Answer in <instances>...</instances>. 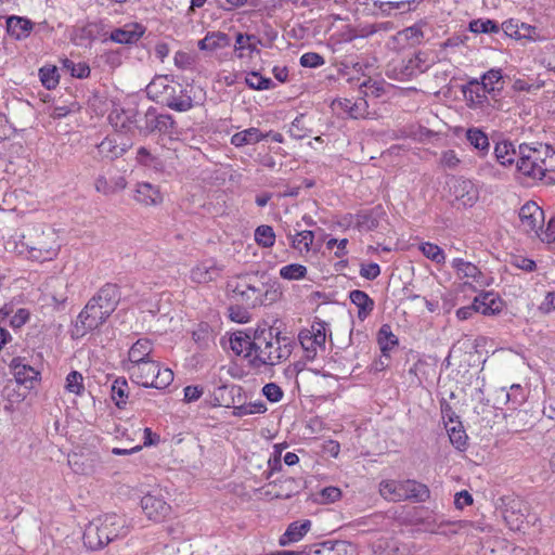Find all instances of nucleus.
Here are the masks:
<instances>
[{
  "instance_id": "nucleus-25",
  "label": "nucleus",
  "mask_w": 555,
  "mask_h": 555,
  "mask_svg": "<svg viewBox=\"0 0 555 555\" xmlns=\"http://www.w3.org/2000/svg\"><path fill=\"white\" fill-rule=\"evenodd\" d=\"M270 133L271 132L264 134L260 131V129L250 127L234 133L231 137L230 142L235 147H242L245 145L256 144L270 135Z\"/></svg>"
},
{
  "instance_id": "nucleus-1",
  "label": "nucleus",
  "mask_w": 555,
  "mask_h": 555,
  "mask_svg": "<svg viewBox=\"0 0 555 555\" xmlns=\"http://www.w3.org/2000/svg\"><path fill=\"white\" fill-rule=\"evenodd\" d=\"M294 345V339L283 335L275 325L269 328H257L255 331V351L250 364L254 367L280 364L291 357Z\"/></svg>"
},
{
  "instance_id": "nucleus-3",
  "label": "nucleus",
  "mask_w": 555,
  "mask_h": 555,
  "mask_svg": "<svg viewBox=\"0 0 555 555\" xmlns=\"http://www.w3.org/2000/svg\"><path fill=\"white\" fill-rule=\"evenodd\" d=\"M130 379L145 388L165 389L173 380V372L159 367L158 362L151 360L140 364L125 365Z\"/></svg>"
},
{
  "instance_id": "nucleus-37",
  "label": "nucleus",
  "mask_w": 555,
  "mask_h": 555,
  "mask_svg": "<svg viewBox=\"0 0 555 555\" xmlns=\"http://www.w3.org/2000/svg\"><path fill=\"white\" fill-rule=\"evenodd\" d=\"M452 268L456 271V274L463 278H472L474 281H478L481 275V271L472 262L465 261L462 258H454L451 263Z\"/></svg>"
},
{
  "instance_id": "nucleus-38",
  "label": "nucleus",
  "mask_w": 555,
  "mask_h": 555,
  "mask_svg": "<svg viewBox=\"0 0 555 555\" xmlns=\"http://www.w3.org/2000/svg\"><path fill=\"white\" fill-rule=\"evenodd\" d=\"M287 236L291 238L293 248L307 253L310 250L314 240V233L310 230L297 232L296 234L288 233Z\"/></svg>"
},
{
  "instance_id": "nucleus-45",
  "label": "nucleus",
  "mask_w": 555,
  "mask_h": 555,
  "mask_svg": "<svg viewBox=\"0 0 555 555\" xmlns=\"http://www.w3.org/2000/svg\"><path fill=\"white\" fill-rule=\"evenodd\" d=\"M66 391L76 396H81L85 391L83 377L78 371H72L66 376L65 380Z\"/></svg>"
},
{
  "instance_id": "nucleus-5",
  "label": "nucleus",
  "mask_w": 555,
  "mask_h": 555,
  "mask_svg": "<svg viewBox=\"0 0 555 555\" xmlns=\"http://www.w3.org/2000/svg\"><path fill=\"white\" fill-rule=\"evenodd\" d=\"M544 163L545 160L541 158L540 152L537 149L526 143L518 146L516 169L519 173L534 180H542L546 172Z\"/></svg>"
},
{
  "instance_id": "nucleus-59",
  "label": "nucleus",
  "mask_w": 555,
  "mask_h": 555,
  "mask_svg": "<svg viewBox=\"0 0 555 555\" xmlns=\"http://www.w3.org/2000/svg\"><path fill=\"white\" fill-rule=\"evenodd\" d=\"M507 402H512L516 408L526 400L524 388L519 384H513L509 390L505 392Z\"/></svg>"
},
{
  "instance_id": "nucleus-58",
  "label": "nucleus",
  "mask_w": 555,
  "mask_h": 555,
  "mask_svg": "<svg viewBox=\"0 0 555 555\" xmlns=\"http://www.w3.org/2000/svg\"><path fill=\"white\" fill-rule=\"evenodd\" d=\"M398 35L404 37L405 40H412L413 44L421 43L422 39L424 38L421 23L404 28L403 30L399 31Z\"/></svg>"
},
{
  "instance_id": "nucleus-26",
  "label": "nucleus",
  "mask_w": 555,
  "mask_h": 555,
  "mask_svg": "<svg viewBox=\"0 0 555 555\" xmlns=\"http://www.w3.org/2000/svg\"><path fill=\"white\" fill-rule=\"evenodd\" d=\"M230 347L236 354L244 353L246 358L251 359L255 351V336L251 338L246 333L238 332L231 336Z\"/></svg>"
},
{
  "instance_id": "nucleus-47",
  "label": "nucleus",
  "mask_w": 555,
  "mask_h": 555,
  "mask_svg": "<svg viewBox=\"0 0 555 555\" xmlns=\"http://www.w3.org/2000/svg\"><path fill=\"white\" fill-rule=\"evenodd\" d=\"M63 67L67 69L70 75L78 79H85L90 76L91 69L86 62L75 63L69 59L63 61Z\"/></svg>"
},
{
  "instance_id": "nucleus-51",
  "label": "nucleus",
  "mask_w": 555,
  "mask_h": 555,
  "mask_svg": "<svg viewBox=\"0 0 555 555\" xmlns=\"http://www.w3.org/2000/svg\"><path fill=\"white\" fill-rule=\"evenodd\" d=\"M137 160L139 164L146 166V167H153L155 169L163 167V162L152 155L150 151L143 146H141L137 152Z\"/></svg>"
},
{
  "instance_id": "nucleus-17",
  "label": "nucleus",
  "mask_w": 555,
  "mask_h": 555,
  "mask_svg": "<svg viewBox=\"0 0 555 555\" xmlns=\"http://www.w3.org/2000/svg\"><path fill=\"white\" fill-rule=\"evenodd\" d=\"M7 33L15 40H24L29 37L35 28V23L24 16L11 15L7 17Z\"/></svg>"
},
{
  "instance_id": "nucleus-22",
  "label": "nucleus",
  "mask_w": 555,
  "mask_h": 555,
  "mask_svg": "<svg viewBox=\"0 0 555 555\" xmlns=\"http://www.w3.org/2000/svg\"><path fill=\"white\" fill-rule=\"evenodd\" d=\"M311 528V521L309 519L302 522L294 521L288 525L286 531L280 537L279 543L282 546L301 540Z\"/></svg>"
},
{
  "instance_id": "nucleus-42",
  "label": "nucleus",
  "mask_w": 555,
  "mask_h": 555,
  "mask_svg": "<svg viewBox=\"0 0 555 555\" xmlns=\"http://www.w3.org/2000/svg\"><path fill=\"white\" fill-rule=\"evenodd\" d=\"M395 78L400 81L411 80L416 77L418 74V69L414 66V63L411 59L403 60L399 65L393 68Z\"/></svg>"
},
{
  "instance_id": "nucleus-36",
  "label": "nucleus",
  "mask_w": 555,
  "mask_h": 555,
  "mask_svg": "<svg viewBox=\"0 0 555 555\" xmlns=\"http://www.w3.org/2000/svg\"><path fill=\"white\" fill-rule=\"evenodd\" d=\"M111 397L118 409L126 406L129 398V386L125 377H118L113 382Z\"/></svg>"
},
{
  "instance_id": "nucleus-8",
  "label": "nucleus",
  "mask_w": 555,
  "mask_h": 555,
  "mask_svg": "<svg viewBox=\"0 0 555 555\" xmlns=\"http://www.w3.org/2000/svg\"><path fill=\"white\" fill-rule=\"evenodd\" d=\"M111 313H104V309L100 308V305L95 302V299H91L87 302L85 308L78 315L77 331L81 328V335L88 332H92L99 328L108 318Z\"/></svg>"
},
{
  "instance_id": "nucleus-39",
  "label": "nucleus",
  "mask_w": 555,
  "mask_h": 555,
  "mask_svg": "<svg viewBox=\"0 0 555 555\" xmlns=\"http://www.w3.org/2000/svg\"><path fill=\"white\" fill-rule=\"evenodd\" d=\"M468 30L474 34H498L500 25L493 20L477 18L469 22Z\"/></svg>"
},
{
  "instance_id": "nucleus-52",
  "label": "nucleus",
  "mask_w": 555,
  "mask_h": 555,
  "mask_svg": "<svg viewBox=\"0 0 555 555\" xmlns=\"http://www.w3.org/2000/svg\"><path fill=\"white\" fill-rule=\"evenodd\" d=\"M39 76L42 85L49 90L55 88L59 83V74L54 66L40 68Z\"/></svg>"
},
{
  "instance_id": "nucleus-54",
  "label": "nucleus",
  "mask_w": 555,
  "mask_h": 555,
  "mask_svg": "<svg viewBox=\"0 0 555 555\" xmlns=\"http://www.w3.org/2000/svg\"><path fill=\"white\" fill-rule=\"evenodd\" d=\"M262 298L263 299V305H268V304H272L274 301H276L279 299V297L281 296V292L279 291V288L275 286V283H271V280L266 278V280H263V288H262Z\"/></svg>"
},
{
  "instance_id": "nucleus-10",
  "label": "nucleus",
  "mask_w": 555,
  "mask_h": 555,
  "mask_svg": "<svg viewBox=\"0 0 555 555\" xmlns=\"http://www.w3.org/2000/svg\"><path fill=\"white\" fill-rule=\"evenodd\" d=\"M141 507L146 517L156 522L165 520L171 513V506L160 491L145 494L141 499Z\"/></svg>"
},
{
  "instance_id": "nucleus-33",
  "label": "nucleus",
  "mask_w": 555,
  "mask_h": 555,
  "mask_svg": "<svg viewBox=\"0 0 555 555\" xmlns=\"http://www.w3.org/2000/svg\"><path fill=\"white\" fill-rule=\"evenodd\" d=\"M134 199L143 205H157L162 202L159 191L150 183H140L135 190Z\"/></svg>"
},
{
  "instance_id": "nucleus-55",
  "label": "nucleus",
  "mask_w": 555,
  "mask_h": 555,
  "mask_svg": "<svg viewBox=\"0 0 555 555\" xmlns=\"http://www.w3.org/2000/svg\"><path fill=\"white\" fill-rule=\"evenodd\" d=\"M410 4L409 0L401 1H374V7L377 8L383 15L389 16L392 10L404 9Z\"/></svg>"
},
{
  "instance_id": "nucleus-32",
  "label": "nucleus",
  "mask_w": 555,
  "mask_h": 555,
  "mask_svg": "<svg viewBox=\"0 0 555 555\" xmlns=\"http://www.w3.org/2000/svg\"><path fill=\"white\" fill-rule=\"evenodd\" d=\"M229 46L230 37L221 31L207 33V35L197 43L198 49L205 51H215Z\"/></svg>"
},
{
  "instance_id": "nucleus-29",
  "label": "nucleus",
  "mask_w": 555,
  "mask_h": 555,
  "mask_svg": "<svg viewBox=\"0 0 555 555\" xmlns=\"http://www.w3.org/2000/svg\"><path fill=\"white\" fill-rule=\"evenodd\" d=\"M465 138L480 156L488 154L490 150V142L487 133L480 128L472 127L466 129Z\"/></svg>"
},
{
  "instance_id": "nucleus-2",
  "label": "nucleus",
  "mask_w": 555,
  "mask_h": 555,
  "mask_svg": "<svg viewBox=\"0 0 555 555\" xmlns=\"http://www.w3.org/2000/svg\"><path fill=\"white\" fill-rule=\"evenodd\" d=\"M129 526L124 516L105 514L93 519L85 529L83 544L92 550H101L116 539L125 538Z\"/></svg>"
},
{
  "instance_id": "nucleus-14",
  "label": "nucleus",
  "mask_w": 555,
  "mask_h": 555,
  "mask_svg": "<svg viewBox=\"0 0 555 555\" xmlns=\"http://www.w3.org/2000/svg\"><path fill=\"white\" fill-rule=\"evenodd\" d=\"M145 27L139 23H129L120 28L112 30L109 39L120 44H132L140 40L145 33Z\"/></svg>"
},
{
  "instance_id": "nucleus-24",
  "label": "nucleus",
  "mask_w": 555,
  "mask_h": 555,
  "mask_svg": "<svg viewBox=\"0 0 555 555\" xmlns=\"http://www.w3.org/2000/svg\"><path fill=\"white\" fill-rule=\"evenodd\" d=\"M152 350L153 346L149 339H138L129 349L128 363L126 365H134L151 361L149 357Z\"/></svg>"
},
{
  "instance_id": "nucleus-57",
  "label": "nucleus",
  "mask_w": 555,
  "mask_h": 555,
  "mask_svg": "<svg viewBox=\"0 0 555 555\" xmlns=\"http://www.w3.org/2000/svg\"><path fill=\"white\" fill-rule=\"evenodd\" d=\"M326 323L325 322H317L311 326L310 335L312 336V341L319 346L321 349H325L326 341Z\"/></svg>"
},
{
  "instance_id": "nucleus-7",
  "label": "nucleus",
  "mask_w": 555,
  "mask_h": 555,
  "mask_svg": "<svg viewBox=\"0 0 555 555\" xmlns=\"http://www.w3.org/2000/svg\"><path fill=\"white\" fill-rule=\"evenodd\" d=\"M194 88L192 86H182L180 83L176 85H165L164 86V96L165 104L177 112H188L193 107V92Z\"/></svg>"
},
{
  "instance_id": "nucleus-4",
  "label": "nucleus",
  "mask_w": 555,
  "mask_h": 555,
  "mask_svg": "<svg viewBox=\"0 0 555 555\" xmlns=\"http://www.w3.org/2000/svg\"><path fill=\"white\" fill-rule=\"evenodd\" d=\"M20 244L28 250L33 259L38 261L51 260L57 255L59 248L54 233L46 234L40 227L28 229L27 233L22 235Z\"/></svg>"
},
{
  "instance_id": "nucleus-56",
  "label": "nucleus",
  "mask_w": 555,
  "mask_h": 555,
  "mask_svg": "<svg viewBox=\"0 0 555 555\" xmlns=\"http://www.w3.org/2000/svg\"><path fill=\"white\" fill-rule=\"evenodd\" d=\"M158 132L172 135L177 133L176 121L169 114H158Z\"/></svg>"
},
{
  "instance_id": "nucleus-11",
  "label": "nucleus",
  "mask_w": 555,
  "mask_h": 555,
  "mask_svg": "<svg viewBox=\"0 0 555 555\" xmlns=\"http://www.w3.org/2000/svg\"><path fill=\"white\" fill-rule=\"evenodd\" d=\"M451 192L455 199L464 207H473L479 198L478 189L470 180L465 178L454 179Z\"/></svg>"
},
{
  "instance_id": "nucleus-13",
  "label": "nucleus",
  "mask_w": 555,
  "mask_h": 555,
  "mask_svg": "<svg viewBox=\"0 0 555 555\" xmlns=\"http://www.w3.org/2000/svg\"><path fill=\"white\" fill-rule=\"evenodd\" d=\"M222 268L214 259H207L196 264L191 270V280L194 283L207 284L216 281L221 275Z\"/></svg>"
},
{
  "instance_id": "nucleus-34",
  "label": "nucleus",
  "mask_w": 555,
  "mask_h": 555,
  "mask_svg": "<svg viewBox=\"0 0 555 555\" xmlns=\"http://www.w3.org/2000/svg\"><path fill=\"white\" fill-rule=\"evenodd\" d=\"M481 86H485V89L488 90L489 95L494 99L496 96V92H500L503 89V75L501 69H490L481 76V81H479Z\"/></svg>"
},
{
  "instance_id": "nucleus-6",
  "label": "nucleus",
  "mask_w": 555,
  "mask_h": 555,
  "mask_svg": "<svg viewBox=\"0 0 555 555\" xmlns=\"http://www.w3.org/2000/svg\"><path fill=\"white\" fill-rule=\"evenodd\" d=\"M462 92L466 101V105L474 111L480 109L482 113L489 114L495 108L499 101L489 98L488 90L479 83L477 79H470L466 85L462 86Z\"/></svg>"
},
{
  "instance_id": "nucleus-30",
  "label": "nucleus",
  "mask_w": 555,
  "mask_h": 555,
  "mask_svg": "<svg viewBox=\"0 0 555 555\" xmlns=\"http://www.w3.org/2000/svg\"><path fill=\"white\" fill-rule=\"evenodd\" d=\"M379 493L388 501H404V480L388 479L380 481Z\"/></svg>"
},
{
  "instance_id": "nucleus-60",
  "label": "nucleus",
  "mask_w": 555,
  "mask_h": 555,
  "mask_svg": "<svg viewBox=\"0 0 555 555\" xmlns=\"http://www.w3.org/2000/svg\"><path fill=\"white\" fill-rule=\"evenodd\" d=\"M369 114V104L364 98H359L350 106L349 117L353 119L365 118Z\"/></svg>"
},
{
  "instance_id": "nucleus-21",
  "label": "nucleus",
  "mask_w": 555,
  "mask_h": 555,
  "mask_svg": "<svg viewBox=\"0 0 555 555\" xmlns=\"http://www.w3.org/2000/svg\"><path fill=\"white\" fill-rule=\"evenodd\" d=\"M430 498L429 488L414 479L404 480V501H412L415 503H424Z\"/></svg>"
},
{
  "instance_id": "nucleus-46",
  "label": "nucleus",
  "mask_w": 555,
  "mask_h": 555,
  "mask_svg": "<svg viewBox=\"0 0 555 555\" xmlns=\"http://www.w3.org/2000/svg\"><path fill=\"white\" fill-rule=\"evenodd\" d=\"M378 224V219L372 212L363 211L356 215L354 225L359 231H373Z\"/></svg>"
},
{
  "instance_id": "nucleus-49",
  "label": "nucleus",
  "mask_w": 555,
  "mask_h": 555,
  "mask_svg": "<svg viewBox=\"0 0 555 555\" xmlns=\"http://www.w3.org/2000/svg\"><path fill=\"white\" fill-rule=\"evenodd\" d=\"M243 41H248L251 46H255V48H258V44H261V39L256 35L237 33L235 37L234 51L238 59L245 57V46H243Z\"/></svg>"
},
{
  "instance_id": "nucleus-50",
  "label": "nucleus",
  "mask_w": 555,
  "mask_h": 555,
  "mask_svg": "<svg viewBox=\"0 0 555 555\" xmlns=\"http://www.w3.org/2000/svg\"><path fill=\"white\" fill-rule=\"evenodd\" d=\"M298 339L304 350L306 351V358L308 360H313L317 356V348L319 347L314 341H312V336L310 335L309 330L301 331L298 335Z\"/></svg>"
},
{
  "instance_id": "nucleus-19",
  "label": "nucleus",
  "mask_w": 555,
  "mask_h": 555,
  "mask_svg": "<svg viewBox=\"0 0 555 555\" xmlns=\"http://www.w3.org/2000/svg\"><path fill=\"white\" fill-rule=\"evenodd\" d=\"M267 275L264 272H255V279L254 282H251V285H249L247 292L244 294V297L242 299V302L245 304L247 307L256 308L258 306L263 305L262 298V288H263V280H266Z\"/></svg>"
},
{
  "instance_id": "nucleus-9",
  "label": "nucleus",
  "mask_w": 555,
  "mask_h": 555,
  "mask_svg": "<svg viewBox=\"0 0 555 555\" xmlns=\"http://www.w3.org/2000/svg\"><path fill=\"white\" fill-rule=\"evenodd\" d=\"M520 225L527 233H534L541 236L540 231L544 227V211L533 201L526 202L519 209Z\"/></svg>"
},
{
  "instance_id": "nucleus-16",
  "label": "nucleus",
  "mask_w": 555,
  "mask_h": 555,
  "mask_svg": "<svg viewBox=\"0 0 555 555\" xmlns=\"http://www.w3.org/2000/svg\"><path fill=\"white\" fill-rule=\"evenodd\" d=\"M10 367L13 371L16 383L24 385L28 389L34 387V383L40 375L33 366L23 363L21 358H14L11 361Z\"/></svg>"
},
{
  "instance_id": "nucleus-41",
  "label": "nucleus",
  "mask_w": 555,
  "mask_h": 555,
  "mask_svg": "<svg viewBox=\"0 0 555 555\" xmlns=\"http://www.w3.org/2000/svg\"><path fill=\"white\" fill-rule=\"evenodd\" d=\"M245 82L248 88L253 90H270L275 87V83L271 78L261 76L258 72H250L246 78Z\"/></svg>"
},
{
  "instance_id": "nucleus-23",
  "label": "nucleus",
  "mask_w": 555,
  "mask_h": 555,
  "mask_svg": "<svg viewBox=\"0 0 555 555\" xmlns=\"http://www.w3.org/2000/svg\"><path fill=\"white\" fill-rule=\"evenodd\" d=\"M350 301L358 308V319L364 321L374 310V300L363 291L353 289L349 293Z\"/></svg>"
},
{
  "instance_id": "nucleus-35",
  "label": "nucleus",
  "mask_w": 555,
  "mask_h": 555,
  "mask_svg": "<svg viewBox=\"0 0 555 555\" xmlns=\"http://www.w3.org/2000/svg\"><path fill=\"white\" fill-rule=\"evenodd\" d=\"M494 155L502 166H512L518 157V152L511 141H501L495 144Z\"/></svg>"
},
{
  "instance_id": "nucleus-64",
  "label": "nucleus",
  "mask_w": 555,
  "mask_h": 555,
  "mask_svg": "<svg viewBox=\"0 0 555 555\" xmlns=\"http://www.w3.org/2000/svg\"><path fill=\"white\" fill-rule=\"evenodd\" d=\"M262 393L270 402H279L283 398L282 388L274 383L264 385Z\"/></svg>"
},
{
  "instance_id": "nucleus-53",
  "label": "nucleus",
  "mask_w": 555,
  "mask_h": 555,
  "mask_svg": "<svg viewBox=\"0 0 555 555\" xmlns=\"http://www.w3.org/2000/svg\"><path fill=\"white\" fill-rule=\"evenodd\" d=\"M305 115L299 114L291 124L288 134L295 140H301L310 131L302 122Z\"/></svg>"
},
{
  "instance_id": "nucleus-40",
  "label": "nucleus",
  "mask_w": 555,
  "mask_h": 555,
  "mask_svg": "<svg viewBox=\"0 0 555 555\" xmlns=\"http://www.w3.org/2000/svg\"><path fill=\"white\" fill-rule=\"evenodd\" d=\"M254 236L256 243L264 248L272 247L275 243V233L271 225L261 224L257 227Z\"/></svg>"
},
{
  "instance_id": "nucleus-48",
  "label": "nucleus",
  "mask_w": 555,
  "mask_h": 555,
  "mask_svg": "<svg viewBox=\"0 0 555 555\" xmlns=\"http://www.w3.org/2000/svg\"><path fill=\"white\" fill-rule=\"evenodd\" d=\"M307 275V268L299 263H291L280 269V276L284 280H301Z\"/></svg>"
},
{
  "instance_id": "nucleus-28",
  "label": "nucleus",
  "mask_w": 555,
  "mask_h": 555,
  "mask_svg": "<svg viewBox=\"0 0 555 555\" xmlns=\"http://www.w3.org/2000/svg\"><path fill=\"white\" fill-rule=\"evenodd\" d=\"M377 344L386 360H390V351L399 345L398 337L392 333L389 324H383L377 332Z\"/></svg>"
},
{
  "instance_id": "nucleus-62",
  "label": "nucleus",
  "mask_w": 555,
  "mask_h": 555,
  "mask_svg": "<svg viewBox=\"0 0 555 555\" xmlns=\"http://www.w3.org/2000/svg\"><path fill=\"white\" fill-rule=\"evenodd\" d=\"M450 442L460 451H463L466 449L467 446V435L464 430L463 425L461 424V427H459V430H453L452 433L448 434Z\"/></svg>"
},
{
  "instance_id": "nucleus-31",
  "label": "nucleus",
  "mask_w": 555,
  "mask_h": 555,
  "mask_svg": "<svg viewBox=\"0 0 555 555\" xmlns=\"http://www.w3.org/2000/svg\"><path fill=\"white\" fill-rule=\"evenodd\" d=\"M127 186L124 177H116L107 180L104 176H99L94 181V188L99 193L112 195L122 191Z\"/></svg>"
},
{
  "instance_id": "nucleus-18",
  "label": "nucleus",
  "mask_w": 555,
  "mask_h": 555,
  "mask_svg": "<svg viewBox=\"0 0 555 555\" xmlns=\"http://www.w3.org/2000/svg\"><path fill=\"white\" fill-rule=\"evenodd\" d=\"M120 135L106 137L98 144V153L103 159L114 160L121 157L128 150V144L118 142Z\"/></svg>"
},
{
  "instance_id": "nucleus-44",
  "label": "nucleus",
  "mask_w": 555,
  "mask_h": 555,
  "mask_svg": "<svg viewBox=\"0 0 555 555\" xmlns=\"http://www.w3.org/2000/svg\"><path fill=\"white\" fill-rule=\"evenodd\" d=\"M420 250L429 260L441 264L446 261V254L441 247L430 242H424L420 245Z\"/></svg>"
},
{
  "instance_id": "nucleus-15",
  "label": "nucleus",
  "mask_w": 555,
  "mask_h": 555,
  "mask_svg": "<svg viewBox=\"0 0 555 555\" xmlns=\"http://www.w3.org/2000/svg\"><path fill=\"white\" fill-rule=\"evenodd\" d=\"M474 300L478 312L483 315L499 314L504 307V301L494 292H482Z\"/></svg>"
},
{
  "instance_id": "nucleus-20",
  "label": "nucleus",
  "mask_w": 555,
  "mask_h": 555,
  "mask_svg": "<svg viewBox=\"0 0 555 555\" xmlns=\"http://www.w3.org/2000/svg\"><path fill=\"white\" fill-rule=\"evenodd\" d=\"M269 486L272 489L268 493L276 499H289L299 492V485L293 477L274 480Z\"/></svg>"
},
{
  "instance_id": "nucleus-12",
  "label": "nucleus",
  "mask_w": 555,
  "mask_h": 555,
  "mask_svg": "<svg viewBox=\"0 0 555 555\" xmlns=\"http://www.w3.org/2000/svg\"><path fill=\"white\" fill-rule=\"evenodd\" d=\"M121 298L120 288L117 284L106 283L98 293L91 298L95 299V302L100 305V308L104 309V313H113Z\"/></svg>"
},
{
  "instance_id": "nucleus-43",
  "label": "nucleus",
  "mask_w": 555,
  "mask_h": 555,
  "mask_svg": "<svg viewBox=\"0 0 555 555\" xmlns=\"http://www.w3.org/2000/svg\"><path fill=\"white\" fill-rule=\"evenodd\" d=\"M192 337L201 349H207L214 343L212 331L207 323H201L193 332Z\"/></svg>"
},
{
  "instance_id": "nucleus-63",
  "label": "nucleus",
  "mask_w": 555,
  "mask_h": 555,
  "mask_svg": "<svg viewBox=\"0 0 555 555\" xmlns=\"http://www.w3.org/2000/svg\"><path fill=\"white\" fill-rule=\"evenodd\" d=\"M319 495L322 504H328L338 501L341 496V491L337 487L330 486L322 489Z\"/></svg>"
},
{
  "instance_id": "nucleus-27",
  "label": "nucleus",
  "mask_w": 555,
  "mask_h": 555,
  "mask_svg": "<svg viewBox=\"0 0 555 555\" xmlns=\"http://www.w3.org/2000/svg\"><path fill=\"white\" fill-rule=\"evenodd\" d=\"M254 279L255 272L238 274L228 282L227 288L232 294L233 298L242 302L244 294L247 292L249 285H251V282H254Z\"/></svg>"
},
{
  "instance_id": "nucleus-61",
  "label": "nucleus",
  "mask_w": 555,
  "mask_h": 555,
  "mask_svg": "<svg viewBox=\"0 0 555 555\" xmlns=\"http://www.w3.org/2000/svg\"><path fill=\"white\" fill-rule=\"evenodd\" d=\"M302 67L317 68L322 66L325 61L322 55L315 52H307L300 56L299 61Z\"/></svg>"
}]
</instances>
